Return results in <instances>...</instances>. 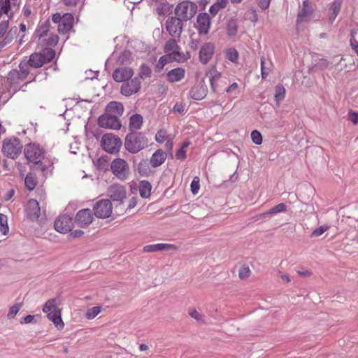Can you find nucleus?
Masks as SVG:
<instances>
[{
  "mask_svg": "<svg viewBox=\"0 0 358 358\" xmlns=\"http://www.w3.org/2000/svg\"><path fill=\"white\" fill-rule=\"evenodd\" d=\"M183 22L176 15L169 17L165 23L166 29L171 36L180 37L183 30Z\"/></svg>",
  "mask_w": 358,
  "mask_h": 358,
  "instance_id": "9",
  "label": "nucleus"
},
{
  "mask_svg": "<svg viewBox=\"0 0 358 358\" xmlns=\"http://www.w3.org/2000/svg\"><path fill=\"white\" fill-rule=\"evenodd\" d=\"M172 248H176L174 245L166 243H157L145 245L143 248V251L146 252H153L157 251H163Z\"/></svg>",
  "mask_w": 358,
  "mask_h": 358,
  "instance_id": "28",
  "label": "nucleus"
},
{
  "mask_svg": "<svg viewBox=\"0 0 358 358\" xmlns=\"http://www.w3.org/2000/svg\"><path fill=\"white\" fill-rule=\"evenodd\" d=\"M179 50L180 47L176 41L173 38H170L166 41L164 49L165 53L172 57L174 60L178 62H179L182 57Z\"/></svg>",
  "mask_w": 358,
  "mask_h": 358,
  "instance_id": "18",
  "label": "nucleus"
},
{
  "mask_svg": "<svg viewBox=\"0 0 358 358\" xmlns=\"http://www.w3.org/2000/svg\"><path fill=\"white\" fill-rule=\"evenodd\" d=\"M149 140L143 132L130 131L124 139V148L129 153L136 154L148 146Z\"/></svg>",
  "mask_w": 358,
  "mask_h": 358,
  "instance_id": "2",
  "label": "nucleus"
},
{
  "mask_svg": "<svg viewBox=\"0 0 358 358\" xmlns=\"http://www.w3.org/2000/svg\"><path fill=\"white\" fill-rule=\"evenodd\" d=\"M190 145V142L189 141H185L181 148L177 150L176 153V159H180V160H184L186 159L187 157V155H186V150L185 149L189 147V145Z\"/></svg>",
  "mask_w": 358,
  "mask_h": 358,
  "instance_id": "42",
  "label": "nucleus"
},
{
  "mask_svg": "<svg viewBox=\"0 0 358 358\" xmlns=\"http://www.w3.org/2000/svg\"><path fill=\"white\" fill-rule=\"evenodd\" d=\"M110 171L121 181L127 180L130 175L128 163L121 158H116L111 162Z\"/></svg>",
  "mask_w": 358,
  "mask_h": 358,
  "instance_id": "5",
  "label": "nucleus"
},
{
  "mask_svg": "<svg viewBox=\"0 0 358 358\" xmlns=\"http://www.w3.org/2000/svg\"><path fill=\"white\" fill-rule=\"evenodd\" d=\"M197 31L199 34H206L208 33L210 20L209 15L206 13H199L196 18Z\"/></svg>",
  "mask_w": 358,
  "mask_h": 358,
  "instance_id": "20",
  "label": "nucleus"
},
{
  "mask_svg": "<svg viewBox=\"0 0 358 358\" xmlns=\"http://www.w3.org/2000/svg\"><path fill=\"white\" fill-rule=\"evenodd\" d=\"M45 43V45L54 47L59 41V36L57 34H50L47 39L43 41Z\"/></svg>",
  "mask_w": 358,
  "mask_h": 358,
  "instance_id": "45",
  "label": "nucleus"
},
{
  "mask_svg": "<svg viewBox=\"0 0 358 358\" xmlns=\"http://www.w3.org/2000/svg\"><path fill=\"white\" fill-rule=\"evenodd\" d=\"M37 185V178L36 175L32 172H29L24 178V185L29 191L34 189Z\"/></svg>",
  "mask_w": 358,
  "mask_h": 358,
  "instance_id": "34",
  "label": "nucleus"
},
{
  "mask_svg": "<svg viewBox=\"0 0 358 358\" xmlns=\"http://www.w3.org/2000/svg\"><path fill=\"white\" fill-rule=\"evenodd\" d=\"M250 270L248 267H244L239 271V277L241 279H245L249 277Z\"/></svg>",
  "mask_w": 358,
  "mask_h": 358,
  "instance_id": "59",
  "label": "nucleus"
},
{
  "mask_svg": "<svg viewBox=\"0 0 358 358\" xmlns=\"http://www.w3.org/2000/svg\"><path fill=\"white\" fill-rule=\"evenodd\" d=\"M8 20H3L0 23V38H1L6 33L8 27Z\"/></svg>",
  "mask_w": 358,
  "mask_h": 358,
  "instance_id": "58",
  "label": "nucleus"
},
{
  "mask_svg": "<svg viewBox=\"0 0 358 358\" xmlns=\"http://www.w3.org/2000/svg\"><path fill=\"white\" fill-rule=\"evenodd\" d=\"M17 33V28L16 27H12L7 33L6 37L0 43V52L13 40L16 37Z\"/></svg>",
  "mask_w": 358,
  "mask_h": 358,
  "instance_id": "32",
  "label": "nucleus"
},
{
  "mask_svg": "<svg viewBox=\"0 0 358 358\" xmlns=\"http://www.w3.org/2000/svg\"><path fill=\"white\" fill-rule=\"evenodd\" d=\"M208 92V88L203 80L200 81L196 85L192 87L189 92V96L196 101L204 99Z\"/></svg>",
  "mask_w": 358,
  "mask_h": 358,
  "instance_id": "17",
  "label": "nucleus"
},
{
  "mask_svg": "<svg viewBox=\"0 0 358 358\" xmlns=\"http://www.w3.org/2000/svg\"><path fill=\"white\" fill-rule=\"evenodd\" d=\"M342 0H334L329 8V21L332 23L338 14L339 13L341 8Z\"/></svg>",
  "mask_w": 358,
  "mask_h": 358,
  "instance_id": "30",
  "label": "nucleus"
},
{
  "mask_svg": "<svg viewBox=\"0 0 358 358\" xmlns=\"http://www.w3.org/2000/svg\"><path fill=\"white\" fill-rule=\"evenodd\" d=\"M22 145L17 138H6L3 142V155L11 159H16L22 152Z\"/></svg>",
  "mask_w": 358,
  "mask_h": 358,
  "instance_id": "7",
  "label": "nucleus"
},
{
  "mask_svg": "<svg viewBox=\"0 0 358 358\" xmlns=\"http://www.w3.org/2000/svg\"><path fill=\"white\" fill-rule=\"evenodd\" d=\"M287 210V206L284 203H280L268 210V213L271 215L283 213Z\"/></svg>",
  "mask_w": 358,
  "mask_h": 358,
  "instance_id": "46",
  "label": "nucleus"
},
{
  "mask_svg": "<svg viewBox=\"0 0 358 358\" xmlns=\"http://www.w3.org/2000/svg\"><path fill=\"white\" fill-rule=\"evenodd\" d=\"M197 5L190 1L179 3L175 8V15L184 22L191 20L197 12Z\"/></svg>",
  "mask_w": 358,
  "mask_h": 358,
  "instance_id": "4",
  "label": "nucleus"
},
{
  "mask_svg": "<svg viewBox=\"0 0 358 358\" xmlns=\"http://www.w3.org/2000/svg\"><path fill=\"white\" fill-rule=\"evenodd\" d=\"M174 113H182L184 111V106L182 103H176L173 108Z\"/></svg>",
  "mask_w": 358,
  "mask_h": 358,
  "instance_id": "64",
  "label": "nucleus"
},
{
  "mask_svg": "<svg viewBox=\"0 0 358 358\" xmlns=\"http://www.w3.org/2000/svg\"><path fill=\"white\" fill-rule=\"evenodd\" d=\"M348 120L354 124L358 123V113L350 110L348 113Z\"/></svg>",
  "mask_w": 358,
  "mask_h": 358,
  "instance_id": "60",
  "label": "nucleus"
},
{
  "mask_svg": "<svg viewBox=\"0 0 358 358\" xmlns=\"http://www.w3.org/2000/svg\"><path fill=\"white\" fill-rule=\"evenodd\" d=\"M215 46L214 43L208 42L203 44L201 46L199 51V61L203 64H206L211 59L214 52H215Z\"/></svg>",
  "mask_w": 358,
  "mask_h": 358,
  "instance_id": "16",
  "label": "nucleus"
},
{
  "mask_svg": "<svg viewBox=\"0 0 358 358\" xmlns=\"http://www.w3.org/2000/svg\"><path fill=\"white\" fill-rule=\"evenodd\" d=\"M54 308H57L55 306V299H51L45 303L43 308V311L48 314V313L52 312Z\"/></svg>",
  "mask_w": 358,
  "mask_h": 358,
  "instance_id": "50",
  "label": "nucleus"
},
{
  "mask_svg": "<svg viewBox=\"0 0 358 358\" xmlns=\"http://www.w3.org/2000/svg\"><path fill=\"white\" fill-rule=\"evenodd\" d=\"M189 315L198 322L203 321V316L196 309H192L189 312Z\"/></svg>",
  "mask_w": 358,
  "mask_h": 358,
  "instance_id": "56",
  "label": "nucleus"
},
{
  "mask_svg": "<svg viewBox=\"0 0 358 358\" xmlns=\"http://www.w3.org/2000/svg\"><path fill=\"white\" fill-rule=\"evenodd\" d=\"M137 171L142 176H148L151 170L147 159H142L137 166Z\"/></svg>",
  "mask_w": 358,
  "mask_h": 358,
  "instance_id": "36",
  "label": "nucleus"
},
{
  "mask_svg": "<svg viewBox=\"0 0 358 358\" xmlns=\"http://www.w3.org/2000/svg\"><path fill=\"white\" fill-rule=\"evenodd\" d=\"M143 118L140 114H134L129 118V129L131 131H137L142 127Z\"/></svg>",
  "mask_w": 358,
  "mask_h": 358,
  "instance_id": "29",
  "label": "nucleus"
},
{
  "mask_svg": "<svg viewBox=\"0 0 358 358\" xmlns=\"http://www.w3.org/2000/svg\"><path fill=\"white\" fill-rule=\"evenodd\" d=\"M152 185L147 180H142L139 185V193L142 198L147 199L150 196Z\"/></svg>",
  "mask_w": 358,
  "mask_h": 358,
  "instance_id": "35",
  "label": "nucleus"
},
{
  "mask_svg": "<svg viewBox=\"0 0 358 358\" xmlns=\"http://www.w3.org/2000/svg\"><path fill=\"white\" fill-rule=\"evenodd\" d=\"M312 9L308 0L303 1L302 8L299 10L297 15L296 22L299 24L304 21V18L311 15Z\"/></svg>",
  "mask_w": 358,
  "mask_h": 358,
  "instance_id": "27",
  "label": "nucleus"
},
{
  "mask_svg": "<svg viewBox=\"0 0 358 358\" xmlns=\"http://www.w3.org/2000/svg\"><path fill=\"white\" fill-rule=\"evenodd\" d=\"M329 62L324 58H315L313 59V68L320 70L328 68Z\"/></svg>",
  "mask_w": 358,
  "mask_h": 358,
  "instance_id": "39",
  "label": "nucleus"
},
{
  "mask_svg": "<svg viewBox=\"0 0 358 358\" xmlns=\"http://www.w3.org/2000/svg\"><path fill=\"white\" fill-rule=\"evenodd\" d=\"M73 225L72 218L66 215L59 216L54 223L55 230L61 234H66L71 231Z\"/></svg>",
  "mask_w": 358,
  "mask_h": 358,
  "instance_id": "12",
  "label": "nucleus"
},
{
  "mask_svg": "<svg viewBox=\"0 0 358 358\" xmlns=\"http://www.w3.org/2000/svg\"><path fill=\"white\" fill-rule=\"evenodd\" d=\"M131 54L128 50L122 52L117 59V62L120 65H127L131 62Z\"/></svg>",
  "mask_w": 358,
  "mask_h": 358,
  "instance_id": "40",
  "label": "nucleus"
},
{
  "mask_svg": "<svg viewBox=\"0 0 358 358\" xmlns=\"http://www.w3.org/2000/svg\"><path fill=\"white\" fill-rule=\"evenodd\" d=\"M185 71L182 68H176L169 71L167 74V80L170 83L179 82L185 78Z\"/></svg>",
  "mask_w": 358,
  "mask_h": 358,
  "instance_id": "25",
  "label": "nucleus"
},
{
  "mask_svg": "<svg viewBox=\"0 0 358 358\" xmlns=\"http://www.w3.org/2000/svg\"><path fill=\"white\" fill-rule=\"evenodd\" d=\"M169 136H166V131L165 130H159L155 135V141L159 143H162L166 141Z\"/></svg>",
  "mask_w": 358,
  "mask_h": 358,
  "instance_id": "51",
  "label": "nucleus"
},
{
  "mask_svg": "<svg viewBox=\"0 0 358 358\" xmlns=\"http://www.w3.org/2000/svg\"><path fill=\"white\" fill-rule=\"evenodd\" d=\"M35 316L32 315H28L20 320L21 324H29L31 323L34 320Z\"/></svg>",
  "mask_w": 358,
  "mask_h": 358,
  "instance_id": "63",
  "label": "nucleus"
},
{
  "mask_svg": "<svg viewBox=\"0 0 358 358\" xmlns=\"http://www.w3.org/2000/svg\"><path fill=\"white\" fill-rule=\"evenodd\" d=\"M93 214L90 209L84 208L80 210L76 215L75 222L80 227H86L93 221Z\"/></svg>",
  "mask_w": 358,
  "mask_h": 358,
  "instance_id": "13",
  "label": "nucleus"
},
{
  "mask_svg": "<svg viewBox=\"0 0 358 358\" xmlns=\"http://www.w3.org/2000/svg\"><path fill=\"white\" fill-rule=\"evenodd\" d=\"M55 57V52L53 49L43 48L41 52L31 54L27 62L31 68L38 69L50 62Z\"/></svg>",
  "mask_w": 358,
  "mask_h": 358,
  "instance_id": "3",
  "label": "nucleus"
},
{
  "mask_svg": "<svg viewBox=\"0 0 358 358\" xmlns=\"http://www.w3.org/2000/svg\"><path fill=\"white\" fill-rule=\"evenodd\" d=\"M134 75V71L129 67H120L114 70L113 78L115 81L121 83L129 80Z\"/></svg>",
  "mask_w": 358,
  "mask_h": 358,
  "instance_id": "19",
  "label": "nucleus"
},
{
  "mask_svg": "<svg viewBox=\"0 0 358 358\" xmlns=\"http://www.w3.org/2000/svg\"><path fill=\"white\" fill-rule=\"evenodd\" d=\"M101 311V307L99 306H94L92 308H89L86 313V317L87 319H93Z\"/></svg>",
  "mask_w": 358,
  "mask_h": 358,
  "instance_id": "49",
  "label": "nucleus"
},
{
  "mask_svg": "<svg viewBox=\"0 0 358 358\" xmlns=\"http://www.w3.org/2000/svg\"><path fill=\"white\" fill-rule=\"evenodd\" d=\"M25 213L27 217L32 221H37L41 215V208L38 202L34 199L28 201L25 208Z\"/></svg>",
  "mask_w": 358,
  "mask_h": 358,
  "instance_id": "14",
  "label": "nucleus"
},
{
  "mask_svg": "<svg viewBox=\"0 0 358 358\" xmlns=\"http://www.w3.org/2000/svg\"><path fill=\"white\" fill-rule=\"evenodd\" d=\"M220 10L221 8L219 7V6L215 3L210 7L209 12L213 16H215Z\"/></svg>",
  "mask_w": 358,
  "mask_h": 358,
  "instance_id": "62",
  "label": "nucleus"
},
{
  "mask_svg": "<svg viewBox=\"0 0 358 358\" xmlns=\"http://www.w3.org/2000/svg\"><path fill=\"white\" fill-rule=\"evenodd\" d=\"M50 27V22L48 20L42 24L39 25L38 27L36 29V36L41 39L43 37H44L45 35H47L48 32L49 31Z\"/></svg>",
  "mask_w": 358,
  "mask_h": 358,
  "instance_id": "37",
  "label": "nucleus"
},
{
  "mask_svg": "<svg viewBox=\"0 0 358 358\" xmlns=\"http://www.w3.org/2000/svg\"><path fill=\"white\" fill-rule=\"evenodd\" d=\"M0 231L3 235H6L9 231L8 217L3 213H0Z\"/></svg>",
  "mask_w": 358,
  "mask_h": 358,
  "instance_id": "41",
  "label": "nucleus"
},
{
  "mask_svg": "<svg viewBox=\"0 0 358 358\" xmlns=\"http://www.w3.org/2000/svg\"><path fill=\"white\" fill-rule=\"evenodd\" d=\"M101 143L102 148L110 154L117 153L122 145L120 138L113 134H104L102 136Z\"/></svg>",
  "mask_w": 358,
  "mask_h": 358,
  "instance_id": "6",
  "label": "nucleus"
},
{
  "mask_svg": "<svg viewBox=\"0 0 358 358\" xmlns=\"http://www.w3.org/2000/svg\"><path fill=\"white\" fill-rule=\"evenodd\" d=\"M141 81L139 78L135 77L132 79L130 78L122 85L120 92L124 96H130L137 93L141 89Z\"/></svg>",
  "mask_w": 358,
  "mask_h": 358,
  "instance_id": "11",
  "label": "nucleus"
},
{
  "mask_svg": "<svg viewBox=\"0 0 358 358\" xmlns=\"http://www.w3.org/2000/svg\"><path fill=\"white\" fill-rule=\"evenodd\" d=\"M258 6L262 10H266L268 8L271 0H256Z\"/></svg>",
  "mask_w": 358,
  "mask_h": 358,
  "instance_id": "57",
  "label": "nucleus"
},
{
  "mask_svg": "<svg viewBox=\"0 0 358 358\" xmlns=\"http://www.w3.org/2000/svg\"><path fill=\"white\" fill-rule=\"evenodd\" d=\"M22 303H19L12 306L9 309L8 313L7 315V317L8 319L14 318L15 317V315L17 314V313L19 312V310H20V308H22Z\"/></svg>",
  "mask_w": 358,
  "mask_h": 358,
  "instance_id": "48",
  "label": "nucleus"
},
{
  "mask_svg": "<svg viewBox=\"0 0 358 358\" xmlns=\"http://www.w3.org/2000/svg\"><path fill=\"white\" fill-rule=\"evenodd\" d=\"M227 33L229 36H234L238 31V21L235 17H230L226 25Z\"/></svg>",
  "mask_w": 358,
  "mask_h": 358,
  "instance_id": "33",
  "label": "nucleus"
},
{
  "mask_svg": "<svg viewBox=\"0 0 358 358\" xmlns=\"http://www.w3.org/2000/svg\"><path fill=\"white\" fill-rule=\"evenodd\" d=\"M27 77L22 76L17 69H12L9 71L7 76V80L10 87H17L21 82L24 80Z\"/></svg>",
  "mask_w": 358,
  "mask_h": 358,
  "instance_id": "22",
  "label": "nucleus"
},
{
  "mask_svg": "<svg viewBox=\"0 0 358 358\" xmlns=\"http://www.w3.org/2000/svg\"><path fill=\"white\" fill-rule=\"evenodd\" d=\"M285 89L282 85H278L275 90V99L276 105L280 106V102L285 99Z\"/></svg>",
  "mask_w": 358,
  "mask_h": 358,
  "instance_id": "38",
  "label": "nucleus"
},
{
  "mask_svg": "<svg viewBox=\"0 0 358 358\" xmlns=\"http://www.w3.org/2000/svg\"><path fill=\"white\" fill-rule=\"evenodd\" d=\"M47 317L51 320L58 329H62L64 324L61 317V312L58 308H54L52 312L47 314Z\"/></svg>",
  "mask_w": 358,
  "mask_h": 358,
  "instance_id": "26",
  "label": "nucleus"
},
{
  "mask_svg": "<svg viewBox=\"0 0 358 358\" xmlns=\"http://www.w3.org/2000/svg\"><path fill=\"white\" fill-rule=\"evenodd\" d=\"M191 191L193 194H196L199 192L200 185H199V178L196 176L193 178L191 185Z\"/></svg>",
  "mask_w": 358,
  "mask_h": 358,
  "instance_id": "54",
  "label": "nucleus"
},
{
  "mask_svg": "<svg viewBox=\"0 0 358 358\" xmlns=\"http://www.w3.org/2000/svg\"><path fill=\"white\" fill-rule=\"evenodd\" d=\"M207 76L209 77L210 89L212 92L215 93L218 92L220 90L218 88L217 83L221 78V74L217 71H213L207 73Z\"/></svg>",
  "mask_w": 358,
  "mask_h": 358,
  "instance_id": "31",
  "label": "nucleus"
},
{
  "mask_svg": "<svg viewBox=\"0 0 358 358\" xmlns=\"http://www.w3.org/2000/svg\"><path fill=\"white\" fill-rule=\"evenodd\" d=\"M24 154L26 159L33 163L31 166V170H40L43 176L48 169V165L45 162H42L44 158V150L41 148L39 145L34 143H29L27 145L24 150Z\"/></svg>",
  "mask_w": 358,
  "mask_h": 358,
  "instance_id": "1",
  "label": "nucleus"
},
{
  "mask_svg": "<svg viewBox=\"0 0 358 358\" xmlns=\"http://www.w3.org/2000/svg\"><path fill=\"white\" fill-rule=\"evenodd\" d=\"M167 155L161 149L155 151L151 156L150 163L153 168L161 166L166 161Z\"/></svg>",
  "mask_w": 358,
  "mask_h": 358,
  "instance_id": "24",
  "label": "nucleus"
},
{
  "mask_svg": "<svg viewBox=\"0 0 358 358\" xmlns=\"http://www.w3.org/2000/svg\"><path fill=\"white\" fill-rule=\"evenodd\" d=\"M98 124L100 127L117 130L121 127V122L119 118L109 115L107 113L99 116L98 118Z\"/></svg>",
  "mask_w": 358,
  "mask_h": 358,
  "instance_id": "10",
  "label": "nucleus"
},
{
  "mask_svg": "<svg viewBox=\"0 0 358 358\" xmlns=\"http://www.w3.org/2000/svg\"><path fill=\"white\" fill-rule=\"evenodd\" d=\"M19 69L18 71L22 73V76H25L26 77H28L30 74L29 65L28 64L27 62H21L18 65Z\"/></svg>",
  "mask_w": 358,
  "mask_h": 358,
  "instance_id": "47",
  "label": "nucleus"
},
{
  "mask_svg": "<svg viewBox=\"0 0 358 358\" xmlns=\"http://www.w3.org/2000/svg\"><path fill=\"white\" fill-rule=\"evenodd\" d=\"M227 58L232 62H236L238 58L237 50L234 48L229 49L227 52Z\"/></svg>",
  "mask_w": 358,
  "mask_h": 358,
  "instance_id": "52",
  "label": "nucleus"
},
{
  "mask_svg": "<svg viewBox=\"0 0 358 358\" xmlns=\"http://www.w3.org/2000/svg\"><path fill=\"white\" fill-rule=\"evenodd\" d=\"M151 73H152V70L148 65L143 64L141 66L139 73H138L140 80L141 79L144 80L147 78L150 77Z\"/></svg>",
  "mask_w": 358,
  "mask_h": 358,
  "instance_id": "43",
  "label": "nucleus"
},
{
  "mask_svg": "<svg viewBox=\"0 0 358 358\" xmlns=\"http://www.w3.org/2000/svg\"><path fill=\"white\" fill-rule=\"evenodd\" d=\"M329 227L327 226H321L317 229H315L311 234L310 237H317L324 234L327 229Z\"/></svg>",
  "mask_w": 358,
  "mask_h": 358,
  "instance_id": "55",
  "label": "nucleus"
},
{
  "mask_svg": "<svg viewBox=\"0 0 358 358\" xmlns=\"http://www.w3.org/2000/svg\"><path fill=\"white\" fill-rule=\"evenodd\" d=\"M113 206L109 199H101L93 207L94 215L98 218H108L112 213Z\"/></svg>",
  "mask_w": 358,
  "mask_h": 358,
  "instance_id": "8",
  "label": "nucleus"
},
{
  "mask_svg": "<svg viewBox=\"0 0 358 358\" xmlns=\"http://www.w3.org/2000/svg\"><path fill=\"white\" fill-rule=\"evenodd\" d=\"M108 196L114 201L122 202L126 197L125 187L120 184H113L108 188Z\"/></svg>",
  "mask_w": 358,
  "mask_h": 358,
  "instance_id": "15",
  "label": "nucleus"
},
{
  "mask_svg": "<svg viewBox=\"0 0 358 358\" xmlns=\"http://www.w3.org/2000/svg\"><path fill=\"white\" fill-rule=\"evenodd\" d=\"M124 106L122 103L117 101L110 102L106 108V113L118 118L123 114Z\"/></svg>",
  "mask_w": 358,
  "mask_h": 358,
  "instance_id": "23",
  "label": "nucleus"
},
{
  "mask_svg": "<svg viewBox=\"0 0 358 358\" xmlns=\"http://www.w3.org/2000/svg\"><path fill=\"white\" fill-rule=\"evenodd\" d=\"M358 36V30H353L351 32V38L350 40V45L352 48L355 51L358 56V40L357 37Z\"/></svg>",
  "mask_w": 358,
  "mask_h": 358,
  "instance_id": "44",
  "label": "nucleus"
},
{
  "mask_svg": "<svg viewBox=\"0 0 358 358\" xmlns=\"http://www.w3.org/2000/svg\"><path fill=\"white\" fill-rule=\"evenodd\" d=\"M74 17L71 13H66L63 15V18L59 24H58V31L59 34H66L71 29L73 24Z\"/></svg>",
  "mask_w": 358,
  "mask_h": 358,
  "instance_id": "21",
  "label": "nucleus"
},
{
  "mask_svg": "<svg viewBox=\"0 0 358 358\" xmlns=\"http://www.w3.org/2000/svg\"><path fill=\"white\" fill-rule=\"evenodd\" d=\"M251 138L252 142L256 145H260L262 143V136L257 130H253L251 132Z\"/></svg>",
  "mask_w": 358,
  "mask_h": 358,
  "instance_id": "53",
  "label": "nucleus"
},
{
  "mask_svg": "<svg viewBox=\"0 0 358 358\" xmlns=\"http://www.w3.org/2000/svg\"><path fill=\"white\" fill-rule=\"evenodd\" d=\"M168 63V59L166 57V56L164 55V56H162L159 61H158V63L157 64V67L159 68V69H163L164 66Z\"/></svg>",
  "mask_w": 358,
  "mask_h": 358,
  "instance_id": "61",
  "label": "nucleus"
}]
</instances>
